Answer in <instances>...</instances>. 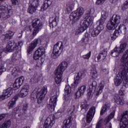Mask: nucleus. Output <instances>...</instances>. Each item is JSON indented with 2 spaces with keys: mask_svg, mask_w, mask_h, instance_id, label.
<instances>
[{
  "mask_svg": "<svg viewBox=\"0 0 128 128\" xmlns=\"http://www.w3.org/2000/svg\"><path fill=\"white\" fill-rule=\"evenodd\" d=\"M68 62L66 61L62 62L54 71V74L56 76L55 78V82L57 84H60L62 80V74L68 68Z\"/></svg>",
  "mask_w": 128,
  "mask_h": 128,
  "instance_id": "obj_1",
  "label": "nucleus"
},
{
  "mask_svg": "<svg viewBox=\"0 0 128 128\" xmlns=\"http://www.w3.org/2000/svg\"><path fill=\"white\" fill-rule=\"evenodd\" d=\"M46 92H48V86H45L40 91L32 92L30 94V98L32 100L38 98L37 102L40 104H42V100L44 98Z\"/></svg>",
  "mask_w": 128,
  "mask_h": 128,
  "instance_id": "obj_2",
  "label": "nucleus"
},
{
  "mask_svg": "<svg viewBox=\"0 0 128 128\" xmlns=\"http://www.w3.org/2000/svg\"><path fill=\"white\" fill-rule=\"evenodd\" d=\"M120 24V16L118 14H114L108 22L106 28L109 30H113Z\"/></svg>",
  "mask_w": 128,
  "mask_h": 128,
  "instance_id": "obj_3",
  "label": "nucleus"
},
{
  "mask_svg": "<svg viewBox=\"0 0 128 128\" xmlns=\"http://www.w3.org/2000/svg\"><path fill=\"white\" fill-rule=\"evenodd\" d=\"M64 50V44L62 42H58L53 48V50L51 54L52 58H58L59 56H60Z\"/></svg>",
  "mask_w": 128,
  "mask_h": 128,
  "instance_id": "obj_4",
  "label": "nucleus"
},
{
  "mask_svg": "<svg viewBox=\"0 0 128 128\" xmlns=\"http://www.w3.org/2000/svg\"><path fill=\"white\" fill-rule=\"evenodd\" d=\"M84 12V10L82 7H80L75 11L72 12L70 16V20L76 22L80 20Z\"/></svg>",
  "mask_w": 128,
  "mask_h": 128,
  "instance_id": "obj_5",
  "label": "nucleus"
},
{
  "mask_svg": "<svg viewBox=\"0 0 128 128\" xmlns=\"http://www.w3.org/2000/svg\"><path fill=\"white\" fill-rule=\"evenodd\" d=\"M42 22L38 18H36L32 21V26L34 28L32 32L33 36H36V34H38V32L42 28Z\"/></svg>",
  "mask_w": 128,
  "mask_h": 128,
  "instance_id": "obj_6",
  "label": "nucleus"
},
{
  "mask_svg": "<svg viewBox=\"0 0 128 128\" xmlns=\"http://www.w3.org/2000/svg\"><path fill=\"white\" fill-rule=\"evenodd\" d=\"M126 43L120 44V46L116 47L112 50L111 51V56L114 58H116L120 56V54H122L126 50Z\"/></svg>",
  "mask_w": 128,
  "mask_h": 128,
  "instance_id": "obj_7",
  "label": "nucleus"
},
{
  "mask_svg": "<svg viewBox=\"0 0 128 128\" xmlns=\"http://www.w3.org/2000/svg\"><path fill=\"white\" fill-rule=\"evenodd\" d=\"M56 117L54 114H50L46 120L43 126V128H52L54 124Z\"/></svg>",
  "mask_w": 128,
  "mask_h": 128,
  "instance_id": "obj_8",
  "label": "nucleus"
},
{
  "mask_svg": "<svg viewBox=\"0 0 128 128\" xmlns=\"http://www.w3.org/2000/svg\"><path fill=\"white\" fill-rule=\"evenodd\" d=\"M18 50V46L16 44H14V41L12 40L8 42L7 46L5 48L6 52H14V50Z\"/></svg>",
  "mask_w": 128,
  "mask_h": 128,
  "instance_id": "obj_9",
  "label": "nucleus"
},
{
  "mask_svg": "<svg viewBox=\"0 0 128 128\" xmlns=\"http://www.w3.org/2000/svg\"><path fill=\"white\" fill-rule=\"evenodd\" d=\"M46 54V50L44 46H40L34 54L33 58L35 60H38L40 56Z\"/></svg>",
  "mask_w": 128,
  "mask_h": 128,
  "instance_id": "obj_10",
  "label": "nucleus"
},
{
  "mask_svg": "<svg viewBox=\"0 0 128 128\" xmlns=\"http://www.w3.org/2000/svg\"><path fill=\"white\" fill-rule=\"evenodd\" d=\"M96 114V107L92 106L88 111L86 115V120L88 124H90Z\"/></svg>",
  "mask_w": 128,
  "mask_h": 128,
  "instance_id": "obj_11",
  "label": "nucleus"
},
{
  "mask_svg": "<svg viewBox=\"0 0 128 128\" xmlns=\"http://www.w3.org/2000/svg\"><path fill=\"white\" fill-rule=\"evenodd\" d=\"M12 94V88H8L6 90H3L2 95L0 96V102L8 98Z\"/></svg>",
  "mask_w": 128,
  "mask_h": 128,
  "instance_id": "obj_12",
  "label": "nucleus"
},
{
  "mask_svg": "<svg viewBox=\"0 0 128 128\" xmlns=\"http://www.w3.org/2000/svg\"><path fill=\"white\" fill-rule=\"evenodd\" d=\"M56 95L52 96L50 98V108L51 112H54V108L56 106V100H58V96L60 94V91H56Z\"/></svg>",
  "mask_w": 128,
  "mask_h": 128,
  "instance_id": "obj_13",
  "label": "nucleus"
},
{
  "mask_svg": "<svg viewBox=\"0 0 128 128\" xmlns=\"http://www.w3.org/2000/svg\"><path fill=\"white\" fill-rule=\"evenodd\" d=\"M28 90H30V86L28 84H26L20 91L19 94H16V96H18L19 98H24L28 94Z\"/></svg>",
  "mask_w": 128,
  "mask_h": 128,
  "instance_id": "obj_14",
  "label": "nucleus"
},
{
  "mask_svg": "<svg viewBox=\"0 0 128 128\" xmlns=\"http://www.w3.org/2000/svg\"><path fill=\"white\" fill-rule=\"evenodd\" d=\"M128 126V114H123L120 121V128H127Z\"/></svg>",
  "mask_w": 128,
  "mask_h": 128,
  "instance_id": "obj_15",
  "label": "nucleus"
},
{
  "mask_svg": "<svg viewBox=\"0 0 128 128\" xmlns=\"http://www.w3.org/2000/svg\"><path fill=\"white\" fill-rule=\"evenodd\" d=\"M104 84L100 83L96 91H89V92L88 93V94L89 96H92L94 92H95L96 96H100V94L102 92V90H104Z\"/></svg>",
  "mask_w": 128,
  "mask_h": 128,
  "instance_id": "obj_16",
  "label": "nucleus"
},
{
  "mask_svg": "<svg viewBox=\"0 0 128 128\" xmlns=\"http://www.w3.org/2000/svg\"><path fill=\"white\" fill-rule=\"evenodd\" d=\"M24 76H22L20 78L16 79L13 85V90H16L18 88H20V86L22 84H24Z\"/></svg>",
  "mask_w": 128,
  "mask_h": 128,
  "instance_id": "obj_17",
  "label": "nucleus"
},
{
  "mask_svg": "<svg viewBox=\"0 0 128 128\" xmlns=\"http://www.w3.org/2000/svg\"><path fill=\"white\" fill-rule=\"evenodd\" d=\"M58 20V16H56V14H54L52 17L49 19V22H50V28H56V26L58 24L56 22Z\"/></svg>",
  "mask_w": 128,
  "mask_h": 128,
  "instance_id": "obj_18",
  "label": "nucleus"
},
{
  "mask_svg": "<svg viewBox=\"0 0 128 128\" xmlns=\"http://www.w3.org/2000/svg\"><path fill=\"white\" fill-rule=\"evenodd\" d=\"M65 92L64 94V96L66 100H71L72 96V88L69 85L66 86L64 88Z\"/></svg>",
  "mask_w": 128,
  "mask_h": 128,
  "instance_id": "obj_19",
  "label": "nucleus"
},
{
  "mask_svg": "<svg viewBox=\"0 0 128 128\" xmlns=\"http://www.w3.org/2000/svg\"><path fill=\"white\" fill-rule=\"evenodd\" d=\"M38 39L34 40L29 46L28 49L27 50V52L28 54H30L36 48V46H38Z\"/></svg>",
  "mask_w": 128,
  "mask_h": 128,
  "instance_id": "obj_20",
  "label": "nucleus"
},
{
  "mask_svg": "<svg viewBox=\"0 0 128 128\" xmlns=\"http://www.w3.org/2000/svg\"><path fill=\"white\" fill-rule=\"evenodd\" d=\"M84 76V72H79L78 73H76V76L74 78V86H76L78 84H80V80Z\"/></svg>",
  "mask_w": 128,
  "mask_h": 128,
  "instance_id": "obj_21",
  "label": "nucleus"
},
{
  "mask_svg": "<svg viewBox=\"0 0 128 128\" xmlns=\"http://www.w3.org/2000/svg\"><path fill=\"white\" fill-rule=\"evenodd\" d=\"M18 95H15L10 100L8 104V106L9 110L10 108H14L16 106V102L18 99Z\"/></svg>",
  "mask_w": 128,
  "mask_h": 128,
  "instance_id": "obj_22",
  "label": "nucleus"
},
{
  "mask_svg": "<svg viewBox=\"0 0 128 128\" xmlns=\"http://www.w3.org/2000/svg\"><path fill=\"white\" fill-rule=\"evenodd\" d=\"M86 88V86H82L80 88H79L75 94L76 96V98H80L82 96H84Z\"/></svg>",
  "mask_w": 128,
  "mask_h": 128,
  "instance_id": "obj_23",
  "label": "nucleus"
},
{
  "mask_svg": "<svg viewBox=\"0 0 128 128\" xmlns=\"http://www.w3.org/2000/svg\"><path fill=\"white\" fill-rule=\"evenodd\" d=\"M88 28V24L84 20H82L80 23V27L78 30V32H84Z\"/></svg>",
  "mask_w": 128,
  "mask_h": 128,
  "instance_id": "obj_24",
  "label": "nucleus"
},
{
  "mask_svg": "<svg viewBox=\"0 0 128 128\" xmlns=\"http://www.w3.org/2000/svg\"><path fill=\"white\" fill-rule=\"evenodd\" d=\"M114 100L117 104H119V106H123L124 104V98L122 97H120L118 95H116L114 96Z\"/></svg>",
  "mask_w": 128,
  "mask_h": 128,
  "instance_id": "obj_25",
  "label": "nucleus"
},
{
  "mask_svg": "<svg viewBox=\"0 0 128 128\" xmlns=\"http://www.w3.org/2000/svg\"><path fill=\"white\" fill-rule=\"evenodd\" d=\"M108 50H106V49H104L97 56V58L98 60H105L106 58Z\"/></svg>",
  "mask_w": 128,
  "mask_h": 128,
  "instance_id": "obj_26",
  "label": "nucleus"
},
{
  "mask_svg": "<svg viewBox=\"0 0 128 128\" xmlns=\"http://www.w3.org/2000/svg\"><path fill=\"white\" fill-rule=\"evenodd\" d=\"M72 118L70 116L67 118L64 121V125L63 126V128H69L72 126Z\"/></svg>",
  "mask_w": 128,
  "mask_h": 128,
  "instance_id": "obj_27",
  "label": "nucleus"
},
{
  "mask_svg": "<svg viewBox=\"0 0 128 128\" xmlns=\"http://www.w3.org/2000/svg\"><path fill=\"white\" fill-rule=\"evenodd\" d=\"M52 4V0H46L44 2L43 5L41 7V10L44 12V10H46L48 6H50Z\"/></svg>",
  "mask_w": 128,
  "mask_h": 128,
  "instance_id": "obj_28",
  "label": "nucleus"
},
{
  "mask_svg": "<svg viewBox=\"0 0 128 128\" xmlns=\"http://www.w3.org/2000/svg\"><path fill=\"white\" fill-rule=\"evenodd\" d=\"M14 33L12 31H8L6 34L2 35V37L4 38V40H10L12 38Z\"/></svg>",
  "mask_w": 128,
  "mask_h": 128,
  "instance_id": "obj_29",
  "label": "nucleus"
},
{
  "mask_svg": "<svg viewBox=\"0 0 128 128\" xmlns=\"http://www.w3.org/2000/svg\"><path fill=\"white\" fill-rule=\"evenodd\" d=\"M102 29L97 26L92 31L91 33V36L93 38H96V36H98V34H100V32H102Z\"/></svg>",
  "mask_w": 128,
  "mask_h": 128,
  "instance_id": "obj_30",
  "label": "nucleus"
},
{
  "mask_svg": "<svg viewBox=\"0 0 128 128\" xmlns=\"http://www.w3.org/2000/svg\"><path fill=\"white\" fill-rule=\"evenodd\" d=\"M90 76L94 80L98 78V72L96 71V66H92Z\"/></svg>",
  "mask_w": 128,
  "mask_h": 128,
  "instance_id": "obj_31",
  "label": "nucleus"
},
{
  "mask_svg": "<svg viewBox=\"0 0 128 128\" xmlns=\"http://www.w3.org/2000/svg\"><path fill=\"white\" fill-rule=\"evenodd\" d=\"M82 114L86 112L87 110L90 108V105L86 104H83L80 106Z\"/></svg>",
  "mask_w": 128,
  "mask_h": 128,
  "instance_id": "obj_32",
  "label": "nucleus"
},
{
  "mask_svg": "<svg viewBox=\"0 0 128 128\" xmlns=\"http://www.w3.org/2000/svg\"><path fill=\"white\" fill-rule=\"evenodd\" d=\"M105 20H106V19L101 17V18L98 20L97 21V24H98V27L99 28H100L104 30V24Z\"/></svg>",
  "mask_w": 128,
  "mask_h": 128,
  "instance_id": "obj_33",
  "label": "nucleus"
},
{
  "mask_svg": "<svg viewBox=\"0 0 128 128\" xmlns=\"http://www.w3.org/2000/svg\"><path fill=\"white\" fill-rule=\"evenodd\" d=\"M12 124V122L10 120H5L4 123L0 126V128H8Z\"/></svg>",
  "mask_w": 128,
  "mask_h": 128,
  "instance_id": "obj_34",
  "label": "nucleus"
},
{
  "mask_svg": "<svg viewBox=\"0 0 128 128\" xmlns=\"http://www.w3.org/2000/svg\"><path fill=\"white\" fill-rule=\"evenodd\" d=\"M110 105L108 104H105L103 106V107L100 112V116H102V114H104V112H106V110H110Z\"/></svg>",
  "mask_w": 128,
  "mask_h": 128,
  "instance_id": "obj_35",
  "label": "nucleus"
},
{
  "mask_svg": "<svg viewBox=\"0 0 128 128\" xmlns=\"http://www.w3.org/2000/svg\"><path fill=\"white\" fill-rule=\"evenodd\" d=\"M85 20L86 22V24H90V22H94V17L92 16H90V14H86L85 17Z\"/></svg>",
  "mask_w": 128,
  "mask_h": 128,
  "instance_id": "obj_36",
  "label": "nucleus"
},
{
  "mask_svg": "<svg viewBox=\"0 0 128 128\" xmlns=\"http://www.w3.org/2000/svg\"><path fill=\"white\" fill-rule=\"evenodd\" d=\"M39 0H30L29 6H34V8H37L38 6Z\"/></svg>",
  "mask_w": 128,
  "mask_h": 128,
  "instance_id": "obj_37",
  "label": "nucleus"
},
{
  "mask_svg": "<svg viewBox=\"0 0 128 128\" xmlns=\"http://www.w3.org/2000/svg\"><path fill=\"white\" fill-rule=\"evenodd\" d=\"M114 118V111H113L112 112H111L108 117L106 118L104 120L105 122H106V124H108V122H110L112 118Z\"/></svg>",
  "mask_w": 128,
  "mask_h": 128,
  "instance_id": "obj_38",
  "label": "nucleus"
},
{
  "mask_svg": "<svg viewBox=\"0 0 128 128\" xmlns=\"http://www.w3.org/2000/svg\"><path fill=\"white\" fill-rule=\"evenodd\" d=\"M96 86H98V84L96 82L94 81L92 82L91 86L89 88V92H96Z\"/></svg>",
  "mask_w": 128,
  "mask_h": 128,
  "instance_id": "obj_39",
  "label": "nucleus"
},
{
  "mask_svg": "<svg viewBox=\"0 0 128 128\" xmlns=\"http://www.w3.org/2000/svg\"><path fill=\"white\" fill-rule=\"evenodd\" d=\"M9 72H11L12 74L16 76L18 72V68H16V67H12L10 68V69H9Z\"/></svg>",
  "mask_w": 128,
  "mask_h": 128,
  "instance_id": "obj_40",
  "label": "nucleus"
},
{
  "mask_svg": "<svg viewBox=\"0 0 128 128\" xmlns=\"http://www.w3.org/2000/svg\"><path fill=\"white\" fill-rule=\"evenodd\" d=\"M26 110H28V104H24L22 110H20V114L18 115V116L24 114V113L26 112Z\"/></svg>",
  "mask_w": 128,
  "mask_h": 128,
  "instance_id": "obj_41",
  "label": "nucleus"
},
{
  "mask_svg": "<svg viewBox=\"0 0 128 128\" xmlns=\"http://www.w3.org/2000/svg\"><path fill=\"white\" fill-rule=\"evenodd\" d=\"M36 8L29 5V7L28 10V12H29V14H32L34 12H36Z\"/></svg>",
  "mask_w": 128,
  "mask_h": 128,
  "instance_id": "obj_42",
  "label": "nucleus"
},
{
  "mask_svg": "<svg viewBox=\"0 0 128 128\" xmlns=\"http://www.w3.org/2000/svg\"><path fill=\"white\" fill-rule=\"evenodd\" d=\"M20 54L14 52L12 56V60H20Z\"/></svg>",
  "mask_w": 128,
  "mask_h": 128,
  "instance_id": "obj_43",
  "label": "nucleus"
},
{
  "mask_svg": "<svg viewBox=\"0 0 128 128\" xmlns=\"http://www.w3.org/2000/svg\"><path fill=\"white\" fill-rule=\"evenodd\" d=\"M68 112H72H72H74V110H76V105H74V104L72 103L70 106L68 108Z\"/></svg>",
  "mask_w": 128,
  "mask_h": 128,
  "instance_id": "obj_44",
  "label": "nucleus"
},
{
  "mask_svg": "<svg viewBox=\"0 0 128 128\" xmlns=\"http://www.w3.org/2000/svg\"><path fill=\"white\" fill-rule=\"evenodd\" d=\"M101 16H102L101 18L106 20V18L108 16V11L102 10V15Z\"/></svg>",
  "mask_w": 128,
  "mask_h": 128,
  "instance_id": "obj_45",
  "label": "nucleus"
},
{
  "mask_svg": "<svg viewBox=\"0 0 128 128\" xmlns=\"http://www.w3.org/2000/svg\"><path fill=\"white\" fill-rule=\"evenodd\" d=\"M126 8H128V0H126L122 6V10H126Z\"/></svg>",
  "mask_w": 128,
  "mask_h": 128,
  "instance_id": "obj_46",
  "label": "nucleus"
},
{
  "mask_svg": "<svg viewBox=\"0 0 128 128\" xmlns=\"http://www.w3.org/2000/svg\"><path fill=\"white\" fill-rule=\"evenodd\" d=\"M0 10L2 12H6V10H8V6L6 5L0 4Z\"/></svg>",
  "mask_w": 128,
  "mask_h": 128,
  "instance_id": "obj_47",
  "label": "nucleus"
},
{
  "mask_svg": "<svg viewBox=\"0 0 128 128\" xmlns=\"http://www.w3.org/2000/svg\"><path fill=\"white\" fill-rule=\"evenodd\" d=\"M118 30L121 31V32H124V34L126 32V26L123 25L122 26L118 27Z\"/></svg>",
  "mask_w": 128,
  "mask_h": 128,
  "instance_id": "obj_48",
  "label": "nucleus"
},
{
  "mask_svg": "<svg viewBox=\"0 0 128 128\" xmlns=\"http://www.w3.org/2000/svg\"><path fill=\"white\" fill-rule=\"evenodd\" d=\"M74 9V4H70L68 6L66 10L68 12H72V10Z\"/></svg>",
  "mask_w": 128,
  "mask_h": 128,
  "instance_id": "obj_49",
  "label": "nucleus"
},
{
  "mask_svg": "<svg viewBox=\"0 0 128 128\" xmlns=\"http://www.w3.org/2000/svg\"><path fill=\"white\" fill-rule=\"evenodd\" d=\"M92 54L91 52H89L87 54L82 56L84 60H88L90 58V54Z\"/></svg>",
  "mask_w": 128,
  "mask_h": 128,
  "instance_id": "obj_50",
  "label": "nucleus"
},
{
  "mask_svg": "<svg viewBox=\"0 0 128 128\" xmlns=\"http://www.w3.org/2000/svg\"><path fill=\"white\" fill-rule=\"evenodd\" d=\"M106 2V0H97L96 2V4L98 6H102Z\"/></svg>",
  "mask_w": 128,
  "mask_h": 128,
  "instance_id": "obj_51",
  "label": "nucleus"
},
{
  "mask_svg": "<svg viewBox=\"0 0 128 128\" xmlns=\"http://www.w3.org/2000/svg\"><path fill=\"white\" fill-rule=\"evenodd\" d=\"M62 116V112H60V110H58L55 116L54 115V117L56 118H60V116Z\"/></svg>",
  "mask_w": 128,
  "mask_h": 128,
  "instance_id": "obj_52",
  "label": "nucleus"
},
{
  "mask_svg": "<svg viewBox=\"0 0 128 128\" xmlns=\"http://www.w3.org/2000/svg\"><path fill=\"white\" fill-rule=\"evenodd\" d=\"M6 64L8 66H10V64H12V60L8 59L6 61Z\"/></svg>",
  "mask_w": 128,
  "mask_h": 128,
  "instance_id": "obj_53",
  "label": "nucleus"
},
{
  "mask_svg": "<svg viewBox=\"0 0 128 128\" xmlns=\"http://www.w3.org/2000/svg\"><path fill=\"white\" fill-rule=\"evenodd\" d=\"M110 38H111V40H116V38H118V36L114 34H113L110 35Z\"/></svg>",
  "mask_w": 128,
  "mask_h": 128,
  "instance_id": "obj_54",
  "label": "nucleus"
},
{
  "mask_svg": "<svg viewBox=\"0 0 128 128\" xmlns=\"http://www.w3.org/2000/svg\"><path fill=\"white\" fill-rule=\"evenodd\" d=\"M125 92H126V91H123L122 88H121L120 90H119L120 96H124V94Z\"/></svg>",
  "mask_w": 128,
  "mask_h": 128,
  "instance_id": "obj_55",
  "label": "nucleus"
},
{
  "mask_svg": "<svg viewBox=\"0 0 128 128\" xmlns=\"http://www.w3.org/2000/svg\"><path fill=\"white\" fill-rule=\"evenodd\" d=\"M8 10V16H12V12H13L12 10L10 9L9 10Z\"/></svg>",
  "mask_w": 128,
  "mask_h": 128,
  "instance_id": "obj_56",
  "label": "nucleus"
},
{
  "mask_svg": "<svg viewBox=\"0 0 128 128\" xmlns=\"http://www.w3.org/2000/svg\"><path fill=\"white\" fill-rule=\"evenodd\" d=\"M114 34L117 36L120 34V30L118 28V30H116L114 33Z\"/></svg>",
  "mask_w": 128,
  "mask_h": 128,
  "instance_id": "obj_57",
  "label": "nucleus"
},
{
  "mask_svg": "<svg viewBox=\"0 0 128 128\" xmlns=\"http://www.w3.org/2000/svg\"><path fill=\"white\" fill-rule=\"evenodd\" d=\"M29 82H30V84H32L34 82V78H31Z\"/></svg>",
  "mask_w": 128,
  "mask_h": 128,
  "instance_id": "obj_58",
  "label": "nucleus"
},
{
  "mask_svg": "<svg viewBox=\"0 0 128 128\" xmlns=\"http://www.w3.org/2000/svg\"><path fill=\"white\" fill-rule=\"evenodd\" d=\"M6 118V114H2L0 115V120H2V118Z\"/></svg>",
  "mask_w": 128,
  "mask_h": 128,
  "instance_id": "obj_59",
  "label": "nucleus"
},
{
  "mask_svg": "<svg viewBox=\"0 0 128 128\" xmlns=\"http://www.w3.org/2000/svg\"><path fill=\"white\" fill-rule=\"evenodd\" d=\"M18 44L19 46L21 48L22 46V44H24V42L22 41H19L18 42Z\"/></svg>",
  "mask_w": 128,
  "mask_h": 128,
  "instance_id": "obj_60",
  "label": "nucleus"
},
{
  "mask_svg": "<svg viewBox=\"0 0 128 128\" xmlns=\"http://www.w3.org/2000/svg\"><path fill=\"white\" fill-rule=\"evenodd\" d=\"M100 128V122H98L96 125V128Z\"/></svg>",
  "mask_w": 128,
  "mask_h": 128,
  "instance_id": "obj_61",
  "label": "nucleus"
},
{
  "mask_svg": "<svg viewBox=\"0 0 128 128\" xmlns=\"http://www.w3.org/2000/svg\"><path fill=\"white\" fill-rule=\"evenodd\" d=\"M102 70L103 72H105V74H108V70H106V68L102 69Z\"/></svg>",
  "mask_w": 128,
  "mask_h": 128,
  "instance_id": "obj_62",
  "label": "nucleus"
},
{
  "mask_svg": "<svg viewBox=\"0 0 128 128\" xmlns=\"http://www.w3.org/2000/svg\"><path fill=\"white\" fill-rule=\"evenodd\" d=\"M106 128H112V123H109L108 125L106 126Z\"/></svg>",
  "mask_w": 128,
  "mask_h": 128,
  "instance_id": "obj_63",
  "label": "nucleus"
},
{
  "mask_svg": "<svg viewBox=\"0 0 128 128\" xmlns=\"http://www.w3.org/2000/svg\"><path fill=\"white\" fill-rule=\"evenodd\" d=\"M11 2L13 4H16V0H11Z\"/></svg>",
  "mask_w": 128,
  "mask_h": 128,
  "instance_id": "obj_64",
  "label": "nucleus"
}]
</instances>
